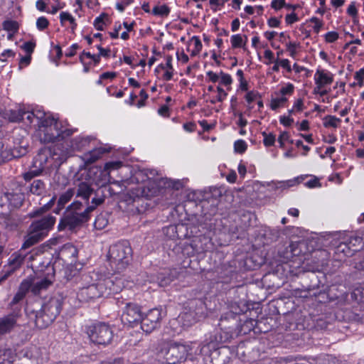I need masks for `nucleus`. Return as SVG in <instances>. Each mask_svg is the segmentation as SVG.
Listing matches in <instances>:
<instances>
[{
    "instance_id": "obj_1",
    "label": "nucleus",
    "mask_w": 364,
    "mask_h": 364,
    "mask_svg": "<svg viewBox=\"0 0 364 364\" xmlns=\"http://www.w3.org/2000/svg\"><path fill=\"white\" fill-rule=\"evenodd\" d=\"M105 187L102 185L95 191V196L92 198L91 205H88L83 209L82 201L75 200L69 205L63 216L60 218L58 225V231L68 230L74 232L80 229L90 218V213L100 205L102 204L105 198H107Z\"/></svg>"
},
{
    "instance_id": "obj_2",
    "label": "nucleus",
    "mask_w": 364,
    "mask_h": 364,
    "mask_svg": "<svg viewBox=\"0 0 364 364\" xmlns=\"http://www.w3.org/2000/svg\"><path fill=\"white\" fill-rule=\"evenodd\" d=\"M64 300L65 298L61 294L50 297L42 304L40 310H31L28 312L30 319L34 321L37 328H46L60 314Z\"/></svg>"
},
{
    "instance_id": "obj_3",
    "label": "nucleus",
    "mask_w": 364,
    "mask_h": 364,
    "mask_svg": "<svg viewBox=\"0 0 364 364\" xmlns=\"http://www.w3.org/2000/svg\"><path fill=\"white\" fill-rule=\"evenodd\" d=\"M191 350L188 345L180 342L162 341L158 343L156 355L163 364H177L186 360Z\"/></svg>"
},
{
    "instance_id": "obj_4",
    "label": "nucleus",
    "mask_w": 364,
    "mask_h": 364,
    "mask_svg": "<svg viewBox=\"0 0 364 364\" xmlns=\"http://www.w3.org/2000/svg\"><path fill=\"white\" fill-rule=\"evenodd\" d=\"M55 220V217L48 215L33 220L28 228L27 235L24 237L21 250H26L41 241L53 228Z\"/></svg>"
},
{
    "instance_id": "obj_5",
    "label": "nucleus",
    "mask_w": 364,
    "mask_h": 364,
    "mask_svg": "<svg viewBox=\"0 0 364 364\" xmlns=\"http://www.w3.org/2000/svg\"><path fill=\"white\" fill-rule=\"evenodd\" d=\"M122 282L121 279H117L114 283L111 278L105 280L102 282L92 284L83 287L77 292V297L81 303H88L95 301L107 294V288L113 292H118L122 289Z\"/></svg>"
},
{
    "instance_id": "obj_6",
    "label": "nucleus",
    "mask_w": 364,
    "mask_h": 364,
    "mask_svg": "<svg viewBox=\"0 0 364 364\" xmlns=\"http://www.w3.org/2000/svg\"><path fill=\"white\" fill-rule=\"evenodd\" d=\"M107 258L109 266L115 272L125 270L132 259V250L129 242L124 240L110 246Z\"/></svg>"
},
{
    "instance_id": "obj_7",
    "label": "nucleus",
    "mask_w": 364,
    "mask_h": 364,
    "mask_svg": "<svg viewBox=\"0 0 364 364\" xmlns=\"http://www.w3.org/2000/svg\"><path fill=\"white\" fill-rule=\"evenodd\" d=\"M86 332L90 341L96 345L107 346L111 343L114 336L110 326L105 323L90 326Z\"/></svg>"
},
{
    "instance_id": "obj_8",
    "label": "nucleus",
    "mask_w": 364,
    "mask_h": 364,
    "mask_svg": "<svg viewBox=\"0 0 364 364\" xmlns=\"http://www.w3.org/2000/svg\"><path fill=\"white\" fill-rule=\"evenodd\" d=\"M207 315V306L204 298L189 299L184 305V319L191 323L204 318Z\"/></svg>"
},
{
    "instance_id": "obj_9",
    "label": "nucleus",
    "mask_w": 364,
    "mask_h": 364,
    "mask_svg": "<svg viewBox=\"0 0 364 364\" xmlns=\"http://www.w3.org/2000/svg\"><path fill=\"white\" fill-rule=\"evenodd\" d=\"M43 172L42 168L31 170L23 173L22 176L26 181V190L32 195L41 196L46 193V184L44 181L36 178Z\"/></svg>"
},
{
    "instance_id": "obj_10",
    "label": "nucleus",
    "mask_w": 364,
    "mask_h": 364,
    "mask_svg": "<svg viewBox=\"0 0 364 364\" xmlns=\"http://www.w3.org/2000/svg\"><path fill=\"white\" fill-rule=\"evenodd\" d=\"M39 127V137L42 143H53L59 141L60 129L58 122L48 117L43 119Z\"/></svg>"
},
{
    "instance_id": "obj_11",
    "label": "nucleus",
    "mask_w": 364,
    "mask_h": 364,
    "mask_svg": "<svg viewBox=\"0 0 364 364\" xmlns=\"http://www.w3.org/2000/svg\"><path fill=\"white\" fill-rule=\"evenodd\" d=\"M142 312L141 307L134 303H127L121 316V320L124 325L134 327L141 320Z\"/></svg>"
},
{
    "instance_id": "obj_12",
    "label": "nucleus",
    "mask_w": 364,
    "mask_h": 364,
    "mask_svg": "<svg viewBox=\"0 0 364 364\" xmlns=\"http://www.w3.org/2000/svg\"><path fill=\"white\" fill-rule=\"evenodd\" d=\"M161 313L158 309L149 310L144 316L142 315L141 324V329L146 333L152 332L160 326Z\"/></svg>"
},
{
    "instance_id": "obj_13",
    "label": "nucleus",
    "mask_w": 364,
    "mask_h": 364,
    "mask_svg": "<svg viewBox=\"0 0 364 364\" xmlns=\"http://www.w3.org/2000/svg\"><path fill=\"white\" fill-rule=\"evenodd\" d=\"M45 267L47 271V277L44 279L36 282H33L31 279H26L31 285L30 291L35 296L40 295L43 291L46 290L53 283L49 277L50 274L53 276L55 274L53 264H51L50 262H48Z\"/></svg>"
},
{
    "instance_id": "obj_14",
    "label": "nucleus",
    "mask_w": 364,
    "mask_h": 364,
    "mask_svg": "<svg viewBox=\"0 0 364 364\" xmlns=\"http://www.w3.org/2000/svg\"><path fill=\"white\" fill-rule=\"evenodd\" d=\"M30 288L29 282L26 280H23L18 287L16 294L9 303V306L13 310V312L9 315L14 314L16 321V318L18 316V312L21 310V306L18 305V303L26 297L27 293L30 291Z\"/></svg>"
},
{
    "instance_id": "obj_15",
    "label": "nucleus",
    "mask_w": 364,
    "mask_h": 364,
    "mask_svg": "<svg viewBox=\"0 0 364 364\" xmlns=\"http://www.w3.org/2000/svg\"><path fill=\"white\" fill-rule=\"evenodd\" d=\"M11 120L13 122H21L26 119L30 123H33L34 119L37 121V124L39 126L43 119H46V113L41 110H33L31 112L18 109L17 114L16 112L12 113Z\"/></svg>"
},
{
    "instance_id": "obj_16",
    "label": "nucleus",
    "mask_w": 364,
    "mask_h": 364,
    "mask_svg": "<svg viewBox=\"0 0 364 364\" xmlns=\"http://www.w3.org/2000/svg\"><path fill=\"white\" fill-rule=\"evenodd\" d=\"M215 220L210 214L205 213L200 215L196 220V223L192 224V225L196 228V230L198 231V237H200L215 229Z\"/></svg>"
},
{
    "instance_id": "obj_17",
    "label": "nucleus",
    "mask_w": 364,
    "mask_h": 364,
    "mask_svg": "<svg viewBox=\"0 0 364 364\" xmlns=\"http://www.w3.org/2000/svg\"><path fill=\"white\" fill-rule=\"evenodd\" d=\"M4 196L13 208H20L25 200V194L21 184H18L11 191L5 192Z\"/></svg>"
},
{
    "instance_id": "obj_18",
    "label": "nucleus",
    "mask_w": 364,
    "mask_h": 364,
    "mask_svg": "<svg viewBox=\"0 0 364 364\" xmlns=\"http://www.w3.org/2000/svg\"><path fill=\"white\" fill-rule=\"evenodd\" d=\"M241 319L232 314H224L221 316L219 327L221 329L228 330L238 335V328Z\"/></svg>"
},
{
    "instance_id": "obj_19",
    "label": "nucleus",
    "mask_w": 364,
    "mask_h": 364,
    "mask_svg": "<svg viewBox=\"0 0 364 364\" xmlns=\"http://www.w3.org/2000/svg\"><path fill=\"white\" fill-rule=\"evenodd\" d=\"M21 250V249L20 251L12 254L9 259L8 265L4 267L3 272L8 274L9 277L23 264L26 255L22 254Z\"/></svg>"
},
{
    "instance_id": "obj_20",
    "label": "nucleus",
    "mask_w": 364,
    "mask_h": 364,
    "mask_svg": "<svg viewBox=\"0 0 364 364\" xmlns=\"http://www.w3.org/2000/svg\"><path fill=\"white\" fill-rule=\"evenodd\" d=\"M93 193L94 189L92 188L91 185L85 182H81L77 186L75 195H76L77 198H80L84 200V202H82L84 208L85 206L87 207L88 205H91L89 200Z\"/></svg>"
},
{
    "instance_id": "obj_21",
    "label": "nucleus",
    "mask_w": 364,
    "mask_h": 364,
    "mask_svg": "<svg viewBox=\"0 0 364 364\" xmlns=\"http://www.w3.org/2000/svg\"><path fill=\"white\" fill-rule=\"evenodd\" d=\"M176 239H185L190 237H198V231L194 225H191L188 226L187 224L178 223L176 224Z\"/></svg>"
},
{
    "instance_id": "obj_22",
    "label": "nucleus",
    "mask_w": 364,
    "mask_h": 364,
    "mask_svg": "<svg viewBox=\"0 0 364 364\" xmlns=\"http://www.w3.org/2000/svg\"><path fill=\"white\" fill-rule=\"evenodd\" d=\"M307 251V243L304 240L291 242L287 247V253H290L291 257L305 255Z\"/></svg>"
},
{
    "instance_id": "obj_23",
    "label": "nucleus",
    "mask_w": 364,
    "mask_h": 364,
    "mask_svg": "<svg viewBox=\"0 0 364 364\" xmlns=\"http://www.w3.org/2000/svg\"><path fill=\"white\" fill-rule=\"evenodd\" d=\"M356 242H358L359 245L362 242V238H350L348 244H340L338 246V250L343 252L346 256H352L354 252H357L359 250V247H356Z\"/></svg>"
},
{
    "instance_id": "obj_24",
    "label": "nucleus",
    "mask_w": 364,
    "mask_h": 364,
    "mask_svg": "<svg viewBox=\"0 0 364 364\" xmlns=\"http://www.w3.org/2000/svg\"><path fill=\"white\" fill-rule=\"evenodd\" d=\"M315 83L318 89H321L326 85H330L333 82V75L327 74L322 70H317L315 77Z\"/></svg>"
},
{
    "instance_id": "obj_25",
    "label": "nucleus",
    "mask_w": 364,
    "mask_h": 364,
    "mask_svg": "<svg viewBox=\"0 0 364 364\" xmlns=\"http://www.w3.org/2000/svg\"><path fill=\"white\" fill-rule=\"evenodd\" d=\"M178 277L176 270H164L158 275L159 284L161 287H166Z\"/></svg>"
},
{
    "instance_id": "obj_26",
    "label": "nucleus",
    "mask_w": 364,
    "mask_h": 364,
    "mask_svg": "<svg viewBox=\"0 0 364 364\" xmlns=\"http://www.w3.org/2000/svg\"><path fill=\"white\" fill-rule=\"evenodd\" d=\"M14 315H8L0 319V336L10 332L16 325Z\"/></svg>"
},
{
    "instance_id": "obj_27",
    "label": "nucleus",
    "mask_w": 364,
    "mask_h": 364,
    "mask_svg": "<svg viewBox=\"0 0 364 364\" xmlns=\"http://www.w3.org/2000/svg\"><path fill=\"white\" fill-rule=\"evenodd\" d=\"M237 336L232 331L220 328V330L214 336V341L217 343H229L235 336Z\"/></svg>"
},
{
    "instance_id": "obj_28",
    "label": "nucleus",
    "mask_w": 364,
    "mask_h": 364,
    "mask_svg": "<svg viewBox=\"0 0 364 364\" xmlns=\"http://www.w3.org/2000/svg\"><path fill=\"white\" fill-rule=\"evenodd\" d=\"M78 254L77 248L69 244H66L62 247L60 250L57 253L58 259H63L62 257H67L70 255L73 259L76 258Z\"/></svg>"
},
{
    "instance_id": "obj_29",
    "label": "nucleus",
    "mask_w": 364,
    "mask_h": 364,
    "mask_svg": "<svg viewBox=\"0 0 364 364\" xmlns=\"http://www.w3.org/2000/svg\"><path fill=\"white\" fill-rule=\"evenodd\" d=\"M111 148L99 147L89 152L87 157V162L92 164L97 161L103 154L109 152Z\"/></svg>"
},
{
    "instance_id": "obj_30",
    "label": "nucleus",
    "mask_w": 364,
    "mask_h": 364,
    "mask_svg": "<svg viewBox=\"0 0 364 364\" xmlns=\"http://www.w3.org/2000/svg\"><path fill=\"white\" fill-rule=\"evenodd\" d=\"M257 321L252 318H247L242 324H239L238 335L247 334L252 331H255Z\"/></svg>"
},
{
    "instance_id": "obj_31",
    "label": "nucleus",
    "mask_w": 364,
    "mask_h": 364,
    "mask_svg": "<svg viewBox=\"0 0 364 364\" xmlns=\"http://www.w3.org/2000/svg\"><path fill=\"white\" fill-rule=\"evenodd\" d=\"M11 160L15 158H20L25 156L28 152V144L21 141L18 146H14L13 149H9Z\"/></svg>"
},
{
    "instance_id": "obj_32",
    "label": "nucleus",
    "mask_w": 364,
    "mask_h": 364,
    "mask_svg": "<svg viewBox=\"0 0 364 364\" xmlns=\"http://www.w3.org/2000/svg\"><path fill=\"white\" fill-rule=\"evenodd\" d=\"M46 151L48 152V154L51 156L52 160L54 161V166L58 168L66 160V156L64 154H58V151H60V149L57 147H54L53 150L48 149V150Z\"/></svg>"
},
{
    "instance_id": "obj_33",
    "label": "nucleus",
    "mask_w": 364,
    "mask_h": 364,
    "mask_svg": "<svg viewBox=\"0 0 364 364\" xmlns=\"http://www.w3.org/2000/svg\"><path fill=\"white\" fill-rule=\"evenodd\" d=\"M56 195H54L46 204L39 208L38 210H35L33 213L32 216H38L50 210L54 206L56 202Z\"/></svg>"
},
{
    "instance_id": "obj_34",
    "label": "nucleus",
    "mask_w": 364,
    "mask_h": 364,
    "mask_svg": "<svg viewBox=\"0 0 364 364\" xmlns=\"http://www.w3.org/2000/svg\"><path fill=\"white\" fill-rule=\"evenodd\" d=\"M263 236L267 244L275 242L280 236L279 230L277 229H267L264 231Z\"/></svg>"
},
{
    "instance_id": "obj_35",
    "label": "nucleus",
    "mask_w": 364,
    "mask_h": 364,
    "mask_svg": "<svg viewBox=\"0 0 364 364\" xmlns=\"http://www.w3.org/2000/svg\"><path fill=\"white\" fill-rule=\"evenodd\" d=\"M75 194V188H68L65 192L63 193L58 200L60 206H65Z\"/></svg>"
},
{
    "instance_id": "obj_36",
    "label": "nucleus",
    "mask_w": 364,
    "mask_h": 364,
    "mask_svg": "<svg viewBox=\"0 0 364 364\" xmlns=\"http://www.w3.org/2000/svg\"><path fill=\"white\" fill-rule=\"evenodd\" d=\"M309 277L310 279V284L305 286L306 290L308 291H311L312 290L318 289L321 282L318 277L314 274V272H312Z\"/></svg>"
},
{
    "instance_id": "obj_37",
    "label": "nucleus",
    "mask_w": 364,
    "mask_h": 364,
    "mask_svg": "<svg viewBox=\"0 0 364 364\" xmlns=\"http://www.w3.org/2000/svg\"><path fill=\"white\" fill-rule=\"evenodd\" d=\"M103 186L108 197H112L120 192L119 189L121 188L117 183L112 184H103Z\"/></svg>"
},
{
    "instance_id": "obj_38",
    "label": "nucleus",
    "mask_w": 364,
    "mask_h": 364,
    "mask_svg": "<svg viewBox=\"0 0 364 364\" xmlns=\"http://www.w3.org/2000/svg\"><path fill=\"white\" fill-rule=\"evenodd\" d=\"M246 307L243 304L242 306L237 303H232L230 306V311L226 312L225 314H232L234 316L240 317V315L243 314L245 311Z\"/></svg>"
},
{
    "instance_id": "obj_39",
    "label": "nucleus",
    "mask_w": 364,
    "mask_h": 364,
    "mask_svg": "<svg viewBox=\"0 0 364 364\" xmlns=\"http://www.w3.org/2000/svg\"><path fill=\"white\" fill-rule=\"evenodd\" d=\"M272 8L275 10H279L282 7H286L288 9L295 10L299 6L298 5H291V4H286L285 0H273L271 4Z\"/></svg>"
},
{
    "instance_id": "obj_40",
    "label": "nucleus",
    "mask_w": 364,
    "mask_h": 364,
    "mask_svg": "<svg viewBox=\"0 0 364 364\" xmlns=\"http://www.w3.org/2000/svg\"><path fill=\"white\" fill-rule=\"evenodd\" d=\"M323 120H324L323 126L325 127H331L333 128H337L338 126V123H340L341 122V119L337 118L336 117L332 116V115L326 116L324 117Z\"/></svg>"
},
{
    "instance_id": "obj_41",
    "label": "nucleus",
    "mask_w": 364,
    "mask_h": 364,
    "mask_svg": "<svg viewBox=\"0 0 364 364\" xmlns=\"http://www.w3.org/2000/svg\"><path fill=\"white\" fill-rule=\"evenodd\" d=\"M60 22L63 25L65 21H68L69 23L71 24L72 32L74 33V30L77 26L75 18L68 12H61L60 14Z\"/></svg>"
},
{
    "instance_id": "obj_42",
    "label": "nucleus",
    "mask_w": 364,
    "mask_h": 364,
    "mask_svg": "<svg viewBox=\"0 0 364 364\" xmlns=\"http://www.w3.org/2000/svg\"><path fill=\"white\" fill-rule=\"evenodd\" d=\"M11 160V155L9 149L0 143V165Z\"/></svg>"
},
{
    "instance_id": "obj_43",
    "label": "nucleus",
    "mask_w": 364,
    "mask_h": 364,
    "mask_svg": "<svg viewBox=\"0 0 364 364\" xmlns=\"http://www.w3.org/2000/svg\"><path fill=\"white\" fill-rule=\"evenodd\" d=\"M152 12L154 15L167 16L170 13V9L166 5L154 7Z\"/></svg>"
},
{
    "instance_id": "obj_44",
    "label": "nucleus",
    "mask_w": 364,
    "mask_h": 364,
    "mask_svg": "<svg viewBox=\"0 0 364 364\" xmlns=\"http://www.w3.org/2000/svg\"><path fill=\"white\" fill-rule=\"evenodd\" d=\"M90 141V137H76L73 139V145L75 146L77 149H82L87 146Z\"/></svg>"
},
{
    "instance_id": "obj_45",
    "label": "nucleus",
    "mask_w": 364,
    "mask_h": 364,
    "mask_svg": "<svg viewBox=\"0 0 364 364\" xmlns=\"http://www.w3.org/2000/svg\"><path fill=\"white\" fill-rule=\"evenodd\" d=\"M264 136L263 143L266 146H273L275 143V135L272 133L267 134L265 132L262 133Z\"/></svg>"
},
{
    "instance_id": "obj_46",
    "label": "nucleus",
    "mask_w": 364,
    "mask_h": 364,
    "mask_svg": "<svg viewBox=\"0 0 364 364\" xmlns=\"http://www.w3.org/2000/svg\"><path fill=\"white\" fill-rule=\"evenodd\" d=\"M108 18V15L105 13H102L100 16L97 17L94 21V26L98 31H103V25L105 24L104 18Z\"/></svg>"
},
{
    "instance_id": "obj_47",
    "label": "nucleus",
    "mask_w": 364,
    "mask_h": 364,
    "mask_svg": "<svg viewBox=\"0 0 364 364\" xmlns=\"http://www.w3.org/2000/svg\"><path fill=\"white\" fill-rule=\"evenodd\" d=\"M164 232L166 235V236L168 237L169 238H171L172 240L176 239V232H177L176 224L170 225L166 227L164 229Z\"/></svg>"
},
{
    "instance_id": "obj_48",
    "label": "nucleus",
    "mask_w": 364,
    "mask_h": 364,
    "mask_svg": "<svg viewBox=\"0 0 364 364\" xmlns=\"http://www.w3.org/2000/svg\"><path fill=\"white\" fill-rule=\"evenodd\" d=\"M3 27L8 31L16 32L18 29V24L15 21H5L3 23Z\"/></svg>"
},
{
    "instance_id": "obj_49",
    "label": "nucleus",
    "mask_w": 364,
    "mask_h": 364,
    "mask_svg": "<svg viewBox=\"0 0 364 364\" xmlns=\"http://www.w3.org/2000/svg\"><path fill=\"white\" fill-rule=\"evenodd\" d=\"M287 102V98L284 96L280 97V98H274L272 99L271 101V109L273 110H276L278 109L280 106L283 105L285 102Z\"/></svg>"
},
{
    "instance_id": "obj_50",
    "label": "nucleus",
    "mask_w": 364,
    "mask_h": 364,
    "mask_svg": "<svg viewBox=\"0 0 364 364\" xmlns=\"http://www.w3.org/2000/svg\"><path fill=\"white\" fill-rule=\"evenodd\" d=\"M301 180H302V178L297 177V178H295L291 180H288L286 181H280L278 183V184H279L280 188H286L294 186L296 184H299V183H301Z\"/></svg>"
},
{
    "instance_id": "obj_51",
    "label": "nucleus",
    "mask_w": 364,
    "mask_h": 364,
    "mask_svg": "<svg viewBox=\"0 0 364 364\" xmlns=\"http://www.w3.org/2000/svg\"><path fill=\"white\" fill-rule=\"evenodd\" d=\"M4 226L8 231H14L17 229L18 224L15 220L11 218H6L4 221Z\"/></svg>"
},
{
    "instance_id": "obj_52",
    "label": "nucleus",
    "mask_w": 364,
    "mask_h": 364,
    "mask_svg": "<svg viewBox=\"0 0 364 364\" xmlns=\"http://www.w3.org/2000/svg\"><path fill=\"white\" fill-rule=\"evenodd\" d=\"M247 144L243 140H237L235 142L234 149L235 152L239 154L244 153L247 149Z\"/></svg>"
},
{
    "instance_id": "obj_53",
    "label": "nucleus",
    "mask_w": 364,
    "mask_h": 364,
    "mask_svg": "<svg viewBox=\"0 0 364 364\" xmlns=\"http://www.w3.org/2000/svg\"><path fill=\"white\" fill-rule=\"evenodd\" d=\"M328 324H329V323L327 322L326 320H324L321 318H319L316 320V321L314 324V328L317 331L324 330L328 328Z\"/></svg>"
},
{
    "instance_id": "obj_54",
    "label": "nucleus",
    "mask_w": 364,
    "mask_h": 364,
    "mask_svg": "<svg viewBox=\"0 0 364 364\" xmlns=\"http://www.w3.org/2000/svg\"><path fill=\"white\" fill-rule=\"evenodd\" d=\"M192 41H194L195 49L192 50L191 55L195 56V55H198L200 53V51L201 50L202 43H201V41L199 39V38L197 36H193L192 38Z\"/></svg>"
},
{
    "instance_id": "obj_55",
    "label": "nucleus",
    "mask_w": 364,
    "mask_h": 364,
    "mask_svg": "<svg viewBox=\"0 0 364 364\" xmlns=\"http://www.w3.org/2000/svg\"><path fill=\"white\" fill-rule=\"evenodd\" d=\"M309 21L314 23L313 29L316 33H318L323 26L322 21L319 20L317 17H312L309 19Z\"/></svg>"
},
{
    "instance_id": "obj_56",
    "label": "nucleus",
    "mask_w": 364,
    "mask_h": 364,
    "mask_svg": "<svg viewBox=\"0 0 364 364\" xmlns=\"http://www.w3.org/2000/svg\"><path fill=\"white\" fill-rule=\"evenodd\" d=\"M35 46H36V43L34 42L27 41V42L24 43L21 46V48L26 52L27 55H31L32 53L34 50Z\"/></svg>"
},
{
    "instance_id": "obj_57",
    "label": "nucleus",
    "mask_w": 364,
    "mask_h": 364,
    "mask_svg": "<svg viewBox=\"0 0 364 364\" xmlns=\"http://www.w3.org/2000/svg\"><path fill=\"white\" fill-rule=\"evenodd\" d=\"M261 95L258 92L250 91L245 95V99L248 103H251L257 99H260Z\"/></svg>"
},
{
    "instance_id": "obj_58",
    "label": "nucleus",
    "mask_w": 364,
    "mask_h": 364,
    "mask_svg": "<svg viewBox=\"0 0 364 364\" xmlns=\"http://www.w3.org/2000/svg\"><path fill=\"white\" fill-rule=\"evenodd\" d=\"M231 43H232V47L234 48L242 47V36L240 34L233 35L231 37Z\"/></svg>"
},
{
    "instance_id": "obj_59",
    "label": "nucleus",
    "mask_w": 364,
    "mask_h": 364,
    "mask_svg": "<svg viewBox=\"0 0 364 364\" xmlns=\"http://www.w3.org/2000/svg\"><path fill=\"white\" fill-rule=\"evenodd\" d=\"M48 20L43 16L40 17L37 19L36 26L40 31L46 29L48 26Z\"/></svg>"
},
{
    "instance_id": "obj_60",
    "label": "nucleus",
    "mask_w": 364,
    "mask_h": 364,
    "mask_svg": "<svg viewBox=\"0 0 364 364\" xmlns=\"http://www.w3.org/2000/svg\"><path fill=\"white\" fill-rule=\"evenodd\" d=\"M220 75L221 77V83L225 86H229L232 82V79L229 74L225 73L223 71L220 72Z\"/></svg>"
},
{
    "instance_id": "obj_61",
    "label": "nucleus",
    "mask_w": 364,
    "mask_h": 364,
    "mask_svg": "<svg viewBox=\"0 0 364 364\" xmlns=\"http://www.w3.org/2000/svg\"><path fill=\"white\" fill-rule=\"evenodd\" d=\"M354 78L358 80V85L360 87L363 86L364 83V68H362L355 73Z\"/></svg>"
},
{
    "instance_id": "obj_62",
    "label": "nucleus",
    "mask_w": 364,
    "mask_h": 364,
    "mask_svg": "<svg viewBox=\"0 0 364 364\" xmlns=\"http://www.w3.org/2000/svg\"><path fill=\"white\" fill-rule=\"evenodd\" d=\"M338 33L336 31L328 32L325 35V40L328 43H333L338 38Z\"/></svg>"
},
{
    "instance_id": "obj_63",
    "label": "nucleus",
    "mask_w": 364,
    "mask_h": 364,
    "mask_svg": "<svg viewBox=\"0 0 364 364\" xmlns=\"http://www.w3.org/2000/svg\"><path fill=\"white\" fill-rule=\"evenodd\" d=\"M294 86L291 83H288L286 87H282L280 89L279 92L284 96L286 95H291L294 92Z\"/></svg>"
},
{
    "instance_id": "obj_64",
    "label": "nucleus",
    "mask_w": 364,
    "mask_h": 364,
    "mask_svg": "<svg viewBox=\"0 0 364 364\" xmlns=\"http://www.w3.org/2000/svg\"><path fill=\"white\" fill-rule=\"evenodd\" d=\"M289 134L288 132H282L278 138V142L281 148H284V141L289 140Z\"/></svg>"
}]
</instances>
